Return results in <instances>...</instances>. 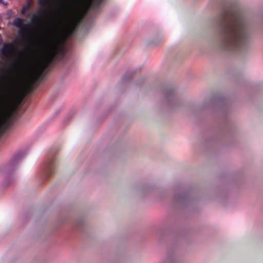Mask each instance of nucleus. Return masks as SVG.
<instances>
[{
    "instance_id": "f257e3e1",
    "label": "nucleus",
    "mask_w": 263,
    "mask_h": 263,
    "mask_svg": "<svg viewBox=\"0 0 263 263\" xmlns=\"http://www.w3.org/2000/svg\"><path fill=\"white\" fill-rule=\"evenodd\" d=\"M223 48L238 51L247 47L249 34L241 14L235 9L229 7L223 10L219 20Z\"/></svg>"
},
{
    "instance_id": "f03ea898",
    "label": "nucleus",
    "mask_w": 263,
    "mask_h": 263,
    "mask_svg": "<svg viewBox=\"0 0 263 263\" xmlns=\"http://www.w3.org/2000/svg\"><path fill=\"white\" fill-rule=\"evenodd\" d=\"M59 50V40L57 38L52 39L48 44L47 53L46 57L29 80L28 87L30 90L33 89L35 84L44 79L47 69L51 66L53 61L58 59Z\"/></svg>"
},
{
    "instance_id": "7ed1b4c3",
    "label": "nucleus",
    "mask_w": 263,
    "mask_h": 263,
    "mask_svg": "<svg viewBox=\"0 0 263 263\" xmlns=\"http://www.w3.org/2000/svg\"><path fill=\"white\" fill-rule=\"evenodd\" d=\"M24 20L23 18L17 17L15 18L12 23L13 26L20 28L18 34L24 40L29 39L28 34L30 33L29 28L30 24H23Z\"/></svg>"
},
{
    "instance_id": "20e7f679",
    "label": "nucleus",
    "mask_w": 263,
    "mask_h": 263,
    "mask_svg": "<svg viewBox=\"0 0 263 263\" xmlns=\"http://www.w3.org/2000/svg\"><path fill=\"white\" fill-rule=\"evenodd\" d=\"M55 157L52 154H50L47 160L43 164V169L47 177H49L55 170Z\"/></svg>"
},
{
    "instance_id": "39448f33",
    "label": "nucleus",
    "mask_w": 263,
    "mask_h": 263,
    "mask_svg": "<svg viewBox=\"0 0 263 263\" xmlns=\"http://www.w3.org/2000/svg\"><path fill=\"white\" fill-rule=\"evenodd\" d=\"M83 16L84 14H79L71 23L66 28L65 32L67 35L70 36L74 33Z\"/></svg>"
},
{
    "instance_id": "423d86ee",
    "label": "nucleus",
    "mask_w": 263,
    "mask_h": 263,
    "mask_svg": "<svg viewBox=\"0 0 263 263\" xmlns=\"http://www.w3.org/2000/svg\"><path fill=\"white\" fill-rule=\"evenodd\" d=\"M5 91H0V109L4 107L12 95V91L5 87Z\"/></svg>"
},
{
    "instance_id": "0eeeda50",
    "label": "nucleus",
    "mask_w": 263,
    "mask_h": 263,
    "mask_svg": "<svg viewBox=\"0 0 263 263\" xmlns=\"http://www.w3.org/2000/svg\"><path fill=\"white\" fill-rule=\"evenodd\" d=\"M15 50L13 43H4L1 50L2 55L6 58H10L12 56Z\"/></svg>"
},
{
    "instance_id": "6e6552de",
    "label": "nucleus",
    "mask_w": 263,
    "mask_h": 263,
    "mask_svg": "<svg viewBox=\"0 0 263 263\" xmlns=\"http://www.w3.org/2000/svg\"><path fill=\"white\" fill-rule=\"evenodd\" d=\"M11 124L10 116L4 118L0 122V135L5 133Z\"/></svg>"
},
{
    "instance_id": "1a4fd4ad",
    "label": "nucleus",
    "mask_w": 263,
    "mask_h": 263,
    "mask_svg": "<svg viewBox=\"0 0 263 263\" xmlns=\"http://www.w3.org/2000/svg\"><path fill=\"white\" fill-rule=\"evenodd\" d=\"M17 161L15 158L10 161L5 166V170L6 172L12 171L14 170L16 166Z\"/></svg>"
},
{
    "instance_id": "9d476101",
    "label": "nucleus",
    "mask_w": 263,
    "mask_h": 263,
    "mask_svg": "<svg viewBox=\"0 0 263 263\" xmlns=\"http://www.w3.org/2000/svg\"><path fill=\"white\" fill-rule=\"evenodd\" d=\"M44 12H39L37 14H34L31 18V22L37 26L40 25V21L42 20V15L44 14Z\"/></svg>"
},
{
    "instance_id": "9b49d317",
    "label": "nucleus",
    "mask_w": 263,
    "mask_h": 263,
    "mask_svg": "<svg viewBox=\"0 0 263 263\" xmlns=\"http://www.w3.org/2000/svg\"><path fill=\"white\" fill-rule=\"evenodd\" d=\"M103 0H91L89 3L90 7L97 8L100 6Z\"/></svg>"
},
{
    "instance_id": "f8f14e48",
    "label": "nucleus",
    "mask_w": 263,
    "mask_h": 263,
    "mask_svg": "<svg viewBox=\"0 0 263 263\" xmlns=\"http://www.w3.org/2000/svg\"><path fill=\"white\" fill-rule=\"evenodd\" d=\"M5 80H6V77H5V76L1 75L0 76V84H1V86H2V84H3V86L4 85H5V86H6ZM0 91H2V89H0Z\"/></svg>"
},
{
    "instance_id": "ddd939ff",
    "label": "nucleus",
    "mask_w": 263,
    "mask_h": 263,
    "mask_svg": "<svg viewBox=\"0 0 263 263\" xmlns=\"http://www.w3.org/2000/svg\"><path fill=\"white\" fill-rule=\"evenodd\" d=\"M29 7H30V4L29 3H28L27 6H24L22 8V9L21 10V13L22 14H25L26 11H27V10H28V9L29 8Z\"/></svg>"
},
{
    "instance_id": "4468645a",
    "label": "nucleus",
    "mask_w": 263,
    "mask_h": 263,
    "mask_svg": "<svg viewBox=\"0 0 263 263\" xmlns=\"http://www.w3.org/2000/svg\"><path fill=\"white\" fill-rule=\"evenodd\" d=\"M39 2L42 6H47L49 4V0H39Z\"/></svg>"
},
{
    "instance_id": "2eb2a0df",
    "label": "nucleus",
    "mask_w": 263,
    "mask_h": 263,
    "mask_svg": "<svg viewBox=\"0 0 263 263\" xmlns=\"http://www.w3.org/2000/svg\"><path fill=\"white\" fill-rule=\"evenodd\" d=\"M18 63L17 62H15L14 63H13L12 66L13 67H16L18 65Z\"/></svg>"
},
{
    "instance_id": "dca6fc26",
    "label": "nucleus",
    "mask_w": 263,
    "mask_h": 263,
    "mask_svg": "<svg viewBox=\"0 0 263 263\" xmlns=\"http://www.w3.org/2000/svg\"><path fill=\"white\" fill-rule=\"evenodd\" d=\"M3 1V0H0V3H2Z\"/></svg>"
},
{
    "instance_id": "f3484780",
    "label": "nucleus",
    "mask_w": 263,
    "mask_h": 263,
    "mask_svg": "<svg viewBox=\"0 0 263 263\" xmlns=\"http://www.w3.org/2000/svg\"><path fill=\"white\" fill-rule=\"evenodd\" d=\"M6 69H3V71H6Z\"/></svg>"
}]
</instances>
